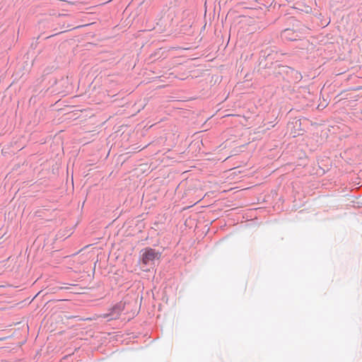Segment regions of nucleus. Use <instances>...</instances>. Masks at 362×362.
Here are the masks:
<instances>
[{"instance_id": "5", "label": "nucleus", "mask_w": 362, "mask_h": 362, "mask_svg": "<svg viewBox=\"0 0 362 362\" xmlns=\"http://www.w3.org/2000/svg\"><path fill=\"white\" fill-rule=\"evenodd\" d=\"M126 303L120 301L114 305L110 310V315L112 317L119 315L124 310Z\"/></svg>"}, {"instance_id": "2", "label": "nucleus", "mask_w": 362, "mask_h": 362, "mask_svg": "<svg viewBox=\"0 0 362 362\" xmlns=\"http://www.w3.org/2000/svg\"><path fill=\"white\" fill-rule=\"evenodd\" d=\"M162 253L156 250L147 247L140 252L141 262L145 265H152L156 261H158L161 257Z\"/></svg>"}, {"instance_id": "4", "label": "nucleus", "mask_w": 362, "mask_h": 362, "mask_svg": "<svg viewBox=\"0 0 362 362\" xmlns=\"http://www.w3.org/2000/svg\"><path fill=\"white\" fill-rule=\"evenodd\" d=\"M293 68L291 66H284L280 64H278L276 65L274 68V74L276 76H281L284 80L288 81L291 75L290 71H293Z\"/></svg>"}, {"instance_id": "1", "label": "nucleus", "mask_w": 362, "mask_h": 362, "mask_svg": "<svg viewBox=\"0 0 362 362\" xmlns=\"http://www.w3.org/2000/svg\"><path fill=\"white\" fill-rule=\"evenodd\" d=\"M279 62V54L271 48L267 47L259 52V66L262 69H271L274 63Z\"/></svg>"}, {"instance_id": "3", "label": "nucleus", "mask_w": 362, "mask_h": 362, "mask_svg": "<svg viewBox=\"0 0 362 362\" xmlns=\"http://www.w3.org/2000/svg\"><path fill=\"white\" fill-rule=\"evenodd\" d=\"M281 37L283 40L294 42L301 40L304 34L300 30L286 28L281 32Z\"/></svg>"}, {"instance_id": "7", "label": "nucleus", "mask_w": 362, "mask_h": 362, "mask_svg": "<svg viewBox=\"0 0 362 362\" xmlns=\"http://www.w3.org/2000/svg\"><path fill=\"white\" fill-rule=\"evenodd\" d=\"M359 89H362V86Z\"/></svg>"}, {"instance_id": "6", "label": "nucleus", "mask_w": 362, "mask_h": 362, "mask_svg": "<svg viewBox=\"0 0 362 362\" xmlns=\"http://www.w3.org/2000/svg\"><path fill=\"white\" fill-rule=\"evenodd\" d=\"M290 72L291 75L288 82L298 83L302 80L303 76L300 72L295 70L294 69H293V71H290Z\"/></svg>"}]
</instances>
